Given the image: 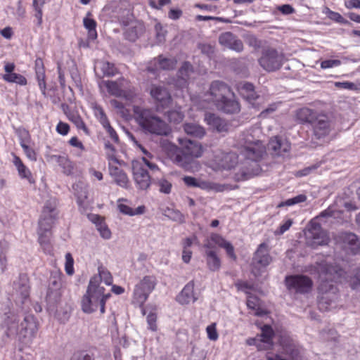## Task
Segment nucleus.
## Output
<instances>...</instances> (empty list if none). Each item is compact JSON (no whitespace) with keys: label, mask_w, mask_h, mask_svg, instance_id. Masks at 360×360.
I'll use <instances>...</instances> for the list:
<instances>
[{"label":"nucleus","mask_w":360,"mask_h":360,"mask_svg":"<svg viewBox=\"0 0 360 360\" xmlns=\"http://www.w3.org/2000/svg\"><path fill=\"white\" fill-rule=\"evenodd\" d=\"M240 144V153L244 157L245 161L234 175L236 181H245L258 175L262 170L259 162L266 153L263 143L255 139L251 134H243Z\"/></svg>","instance_id":"obj_1"},{"label":"nucleus","mask_w":360,"mask_h":360,"mask_svg":"<svg viewBox=\"0 0 360 360\" xmlns=\"http://www.w3.org/2000/svg\"><path fill=\"white\" fill-rule=\"evenodd\" d=\"M4 327L7 337L15 338L25 345H30L36 337L38 323L32 314H27L20 321L18 316L13 313L6 314Z\"/></svg>","instance_id":"obj_2"},{"label":"nucleus","mask_w":360,"mask_h":360,"mask_svg":"<svg viewBox=\"0 0 360 360\" xmlns=\"http://www.w3.org/2000/svg\"><path fill=\"white\" fill-rule=\"evenodd\" d=\"M296 119L300 124H309L316 139H321L329 134L332 129L330 116L322 110L303 107L296 111Z\"/></svg>","instance_id":"obj_3"},{"label":"nucleus","mask_w":360,"mask_h":360,"mask_svg":"<svg viewBox=\"0 0 360 360\" xmlns=\"http://www.w3.org/2000/svg\"><path fill=\"white\" fill-rule=\"evenodd\" d=\"M333 268L327 263L319 266V272L322 281L319 287L318 306L321 311H328L338 298L337 287L330 282L332 280Z\"/></svg>","instance_id":"obj_4"},{"label":"nucleus","mask_w":360,"mask_h":360,"mask_svg":"<svg viewBox=\"0 0 360 360\" xmlns=\"http://www.w3.org/2000/svg\"><path fill=\"white\" fill-rule=\"evenodd\" d=\"M180 147H175L171 153L170 158L179 167L188 170L191 168L194 158L202 155V146L197 141L186 138H178Z\"/></svg>","instance_id":"obj_5"},{"label":"nucleus","mask_w":360,"mask_h":360,"mask_svg":"<svg viewBox=\"0 0 360 360\" xmlns=\"http://www.w3.org/2000/svg\"><path fill=\"white\" fill-rule=\"evenodd\" d=\"M98 278H91L86 293L82 300V309L84 313L91 314L98 308L101 314L105 311L106 300L110 293H105V288L98 285Z\"/></svg>","instance_id":"obj_6"},{"label":"nucleus","mask_w":360,"mask_h":360,"mask_svg":"<svg viewBox=\"0 0 360 360\" xmlns=\"http://www.w3.org/2000/svg\"><path fill=\"white\" fill-rule=\"evenodd\" d=\"M133 111L136 122L143 131L157 135L167 134L166 123L150 110L136 105Z\"/></svg>","instance_id":"obj_7"},{"label":"nucleus","mask_w":360,"mask_h":360,"mask_svg":"<svg viewBox=\"0 0 360 360\" xmlns=\"http://www.w3.org/2000/svg\"><path fill=\"white\" fill-rule=\"evenodd\" d=\"M56 215L57 212L55 202L51 200L47 201L43 208L38 222V241L41 245L49 243L51 235V228L56 220Z\"/></svg>","instance_id":"obj_8"},{"label":"nucleus","mask_w":360,"mask_h":360,"mask_svg":"<svg viewBox=\"0 0 360 360\" xmlns=\"http://www.w3.org/2000/svg\"><path fill=\"white\" fill-rule=\"evenodd\" d=\"M284 56L274 48H265L258 60L259 65L267 72H274L281 68Z\"/></svg>","instance_id":"obj_9"},{"label":"nucleus","mask_w":360,"mask_h":360,"mask_svg":"<svg viewBox=\"0 0 360 360\" xmlns=\"http://www.w3.org/2000/svg\"><path fill=\"white\" fill-rule=\"evenodd\" d=\"M284 283L286 288L295 294L309 293L313 286L312 280L303 274H295L285 276Z\"/></svg>","instance_id":"obj_10"},{"label":"nucleus","mask_w":360,"mask_h":360,"mask_svg":"<svg viewBox=\"0 0 360 360\" xmlns=\"http://www.w3.org/2000/svg\"><path fill=\"white\" fill-rule=\"evenodd\" d=\"M307 244L315 249L319 245L328 243V237L321 225L315 220H311L306 232Z\"/></svg>","instance_id":"obj_11"},{"label":"nucleus","mask_w":360,"mask_h":360,"mask_svg":"<svg viewBox=\"0 0 360 360\" xmlns=\"http://www.w3.org/2000/svg\"><path fill=\"white\" fill-rule=\"evenodd\" d=\"M274 333L271 326H264L260 335L255 338H248L246 343L248 345H255L258 350L269 349L273 346V337Z\"/></svg>","instance_id":"obj_12"},{"label":"nucleus","mask_w":360,"mask_h":360,"mask_svg":"<svg viewBox=\"0 0 360 360\" xmlns=\"http://www.w3.org/2000/svg\"><path fill=\"white\" fill-rule=\"evenodd\" d=\"M150 94L155 101L158 111L168 108L172 103L171 94L167 89L163 86L152 84L150 89Z\"/></svg>","instance_id":"obj_13"},{"label":"nucleus","mask_w":360,"mask_h":360,"mask_svg":"<svg viewBox=\"0 0 360 360\" xmlns=\"http://www.w3.org/2000/svg\"><path fill=\"white\" fill-rule=\"evenodd\" d=\"M272 258L269 255V249L268 245L265 243H261L258 246L252 257V272L256 274L255 272V269H259L261 267L265 268L270 264Z\"/></svg>","instance_id":"obj_14"},{"label":"nucleus","mask_w":360,"mask_h":360,"mask_svg":"<svg viewBox=\"0 0 360 360\" xmlns=\"http://www.w3.org/2000/svg\"><path fill=\"white\" fill-rule=\"evenodd\" d=\"M132 173L134 180L139 189L146 190L149 188L151 184L150 176L141 162H132Z\"/></svg>","instance_id":"obj_15"},{"label":"nucleus","mask_w":360,"mask_h":360,"mask_svg":"<svg viewBox=\"0 0 360 360\" xmlns=\"http://www.w3.org/2000/svg\"><path fill=\"white\" fill-rule=\"evenodd\" d=\"M214 162L216 169L230 170L235 167L238 162V157L236 153L219 152L214 155Z\"/></svg>","instance_id":"obj_16"},{"label":"nucleus","mask_w":360,"mask_h":360,"mask_svg":"<svg viewBox=\"0 0 360 360\" xmlns=\"http://www.w3.org/2000/svg\"><path fill=\"white\" fill-rule=\"evenodd\" d=\"M176 65V60L174 58H167L162 55L155 58L147 67L148 72L155 74L158 70H172Z\"/></svg>","instance_id":"obj_17"},{"label":"nucleus","mask_w":360,"mask_h":360,"mask_svg":"<svg viewBox=\"0 0 360 360\" xmlns=\"http://www.w3.org/2000/svg\"><path fill=\"white\" fill-rule=\"evenodd\" d=\"M123 82L124 79H121L117 81H105L104 84L110 94L130 101L133 98L134 94L131 91H127L124 90L123 89Z\"/></svg>","instance_id":"obj_18"},{"label":"nucleus","mask_w":360,"mask_h":360,"mask_svg":"<svg viewBox=\"0 0 360 360\" xmlns=\"http://www.w3.org/2000/svg\"><path fill=\"white\" fill-rule=\"evenodd\" d=\"M219 42L221 46L236 52H241L243 50V41L231 32L221 33L219 37Z\"/></svg>","instance_id":"obj_19"},{"label":"nucleus","mask_w":360,"mask_h":360,"mask_svg":"<svg viewBox=\"0 0 360 360\" xmlns=\"http://www.w3.org/2000/svg\"><path fill=\"white\" fill-rule=\"evenodd\" d=\"M122 24L127 26V28L124 32V38L130 41H135L139 37L145 32V26L140 21H122Z\"/></svg>","instance_id":"obj_20"},{"label":"nucleus","mask_w":360,"mask_h":360,"mask_svg":"<svg viewBox=\"0 0 360 360\" xmlns=\"http://www.w3.org/2000/svg\"><path fill=\"white\" fill-rule=\"evenodd\" d=\"M268 148L273 155L285 156L290 150V143L285 139L275 136L269 141Z\"/></svg>","instance_id":"obj_21"},{"label":"nucleus","mask_w":360,"mask_h":360,"mask_svg":"<svg viewBox=\"0 0 360 360\" xmlns=\"http://www.w3.org/2000/svg\"><path fill=\"white\" fill-rule=\"evenodd\" d=\"M239 93L240 96L247 101L253 108H258L257 102V100L260 99V97L255 91V87L252 84L249 82L241 83L238 87Z\"/></svg>","instance_id":"obj_22"},{"label":"nucleus","mask_w":360,"mask_h":360,"mask_svg":"<svg viewBox=\"0 0 360 360\" xmlns=\"http://www.w3.org/2000/svg\"><path fill=\"white\" fill-rule=\"evenodd\" d=\"M210 93L212 96L213 101L217 105V102L231 94V89L226 83L221 81H214L210 84Z\"/></svg>","instance_id":"obj_23"},{"label":"nucleus","mask_w":360,"mask_h":360,"mask_svg":"<svg viewBox=\"0 0 360 360\" xmlns=\"http://www.w3.org/2000/svg\"><path fill=\"white\" fill-rule=\"evenodd\" d=\"M204 120L207 125L219 133L227 132L229 130L226 120L214 113H205Z\"/></svg>","instance_id":"obj_24"},{"label":"nucleus","mask_w":360,"mask_h":360,"mask_svg":"<svg viewBox=\"0 0 360 360\" xmlns=\"http://www.w3.org/2000/svg\"><path fill=\"white\" fill-rule=\"evenodd\" d=\"M193 289L194 283L193 281H190L184 286L179 295L177 296V302L181 304H188L191 302H195L198 298L195 297Z\"/></svg>","instance_id":"obj_25"},{"label":"nucleus","mask_w":360,"mask_h":360,"mask_svg":"<svg viewBox=\"0 0 360 360\" xmlns=\"http://www.w3.org/2000/svg\"><path fill=\"white\" fill-rule=\"evenodd\" d=\"M193 66L189 62H184L177 72V80L176 85L179 88L187 86L188 79L193 72Z\"/></svg>","instance_id":"obj_26"},{"label":"nucleus","mask_w":360,"mask_h":360,"mask_svg":"<svg viewBox=\"0 0 360 360\" xmlns=\"http://www.w3.org/2000/svg\"><path fill=\"white\" fill-rule=\"evenodd\" d=\"M110 175L113 178L115 182L122 188H127L129 179L127 174L117 166H113L110 162L108 165Z\"/></svg>","instance_id":"obj_27"},{"label":"nucleus","mask_w":360,"mask_h":360,"mask_svg":"<svg viewBox=\"0 0 360 360\" xmlns=\"http://www.w3.org/2000/svg\"><path fill=\"white\" fill-rule=\"evenodd\" d=\"M219 110L226 114L238 113L240 110V104L235 99L229 98L228 96L217 102L216 105Z\"/></svg>","instance_id":"obj_28"},{"label":"nucleus","mask_w":360,"mask_h":360,"mask_svg":"<svg viewBox=\"0 0 360 360\" xmlns=\"http://www.w3.org/2000/svg\"><path fill=\"white\" fill-rule=\"evenodd\" d=\"M210 240L219 247L224 248L229 257L233 260L236 259L237 257L234 252V248L233 245L224 238L221 235L213 233L210 236Z\"/></svg>","instance_id":"obj_29"},{"label":"nucleus","mask_w":360,"mask_h":360,"mask_svg":"<svg viewBox=\"0 0 360 360\" xmlns=\"http://www.w3.org/2000/svg\"><path fill=\"white\" fill-rule=\"evenodd\" d=\"M13 285L14 289L21 296L22 301L29 297L30 285L27 275L20 274L18 280L15 281Z\"/></svg>","instance_id":"obj_30"},{"label":"nucleus","mask_w":360,"mask_h":360,"mask_svg":"<svg viewBox=\"0 0 360 360\" xmlns=\"http://www.w3.org/2000/svg\"><path fill=\"white\" fill-rule=\"evenodd\" d=\"M30 139V134L28 131L25 129H22L20 131V144L21 147L23 149L24 153H25L26 156L30 160H36L37 159V155L34 149L30 148L27 143Z\"/></svg>","instance_id":"obj_31"},{"label":"nucleus","mask_w":360,"mask_h":360,"mask_svg":"<svg viewBox=\"0 0 360 360\" xmlns=\"http://www.w3.org/2000/svg\"><path fill=\"white\" fill-rule=\"evenodd\" d=\"M343 242L349 246L353 255L360 252V243L357 236L353 233H345L342 236Z\"/></svg>","instance_id":"obj_32"},{"label":"nucleus","mask_w":360,"mask_h":360,"mask_svg":"<svg viewBox=\"0 0 360 360\" xmlns=\"http://www.w3.org/2000/svg\"><path fill=\"white\" fill-rule=\"evenodd\" d=\"M206 262L209 269L212 271H218L221 267V260L216 252L213 250L205 251Z\"/></svg>","instance_id":"obj_33"},{"label":"nucleus","mask_w":360,"mask_h":360,"mask_svg":"<svg viewBox=\"0 0 360 360\" xmlns=\"http://www.w3.org/2000/svg\"><path fill=\"white\" fill-rule=\"evenodd\" d=\"M185 132L196 138H202L205 134V129L200 125L195 123H186L184 125Z\"/></svg>","instance_id":"obj_34"},{"label":"nucleus","mask_w":360,"mask_h":360,"mask_svg":"<svg viewBox=\"0 0 360 360\" xmlns=\"http://www.w3.org/2000/svg\"><path fill=\"white\" fill-rule=\"evenodd\" d=\"M9 250V243L6 240H0V269L2 273L7 269L6 255Z\"/></svg>","instance_id":"obj_35"},{"label":"nucleus","mask_w":360,"mask_h":360,"mask_svg":"<svg viewBox=\"0 0 360 360\" xmlns=\"http://www.w3.org/2000/svg\"><path fill=\"white\" fill-rule=\"evenodd\" d=\"M165 116L169 122H172L174 124H178L181 122L184 117V115L181 112L180 108L167 111L165 112Z\"/></svg>","instance_id":"obj_36"},{"label":"nucleus","mask_w":360,"mask_h":360,"mask_svg":"<svg viewBox=\"0 0 360 360\" xmlns=\"http://www.w3.org/2000/svg\"><path fill=\"white\" fill-rule=\"evenodd\" d=\"M13 162H14V165H15V167L18 169L19 175L22 178H25V179H28V181L31 183L32 182V181H31V172L26 167V166L22 163L21 160L18 157L15 156V158H14Z\"/></svg>","instance_id":"obj_37"},{"label":"nucleus","mask_w":360,"mask_h":360,"mask_svg":"<svg viewBox=\"0 0 360 360\" xmlns=\"http://www.w3.org/2000/svg\"><path fill=\"white\" fill-rule=\"evenodd\" d=\"M153 183L159 187V191L164 194H169L172 191V184L167 179L162 177L153 180Z\"/></svg>","instance_id":"obj_38"},{"label":"nucleus","mask_w":360,"mask_h":360,"mask_svg":"<svg viewBox=\"0 0 360 360\" xmlns=\"http://www.w3.org/2000/svg\"><path fill=\"white\" fill-rule=\"evenodd\" d=\"M63 276L59 270L53 271L51 273L49 288L60 289L62 287V277Z\"/></svg>","instance_id":"obj_39"},{"label":"nucleus","mask_w":360,"mask_h":360,"mask_svg":"<svg viewBox=\"0 0 360 360\" xmlns=\"http://www.w3.org/2000/svg\"><path fill=\"white\" fill-rule=\"evenodd\" d=\"M149 295L150 293L141 288L139 283L136 285L134 290V298L138 304H143L148 299Z\"/></svg>","instance_id":"obj_40"},{"label":"nucleus","mask_w":360,"mask_h":360,"mask_svg":"<svg viewBox=\"0 0 360 360\" xmlns=\"http://www.w3.org/2000/svg\"><path fill=\"white\" fill-rule=\"evenodd\" d=\"M84 27L88 30L89 37L91 39H94L97 37L96 32V22L92 18L85 17L83 20Z\"/></svg>","instance_id":"obj_41"},{"label":"nucleus","mask_w":360,"mask_h":360,"mask_svg":"<svg viewBox=\"0 0 360 360\" xmlns=\"http://www.w3.org/2000/svg\"><path fill=\"white\" fill-rule=\"evenodd\" d=\"M118 209L120 212L124 214L129 216H134L137 214H141L144 212L145 207L144 206H139L136 210H133L129 206L124 204H119Z\"/></svg>","instance_id":"obj_42"},{"label":"nucleus","mask_w":360,"mask_h":360,"mask_svg":"<svg viewBox=\"0 0 360 360\" xmlns=\"http://www.w3.org/2000/svg\"><path fill=\"white\" fill-rule=\"evenodd\" d=\"M60 289L48 288L46 300L49 304L54 305L60 299Z\"/></svg>","instance_id":"obj_43"},{"label":"nucleus","mask_w":360,"mask_h":360,"mask_svg":"<svg viewBox=\"0 0 360 360\" xmlns=\"http://www.w3.org/2000/svg\"><path fill=\"white\" fill-rule=\"evenodd\" d=\"M146 292L150 293L156 285V279L153 276H146L139 283Z\"/></svg>","instance_id":"obj_44"},{"label":"nucleus","mask_w":360,"mask_h":360,"mask_svg":"<svg viewBox=\"0 0 360 360\" xmlns=\"http://www.w3.org/2000/svg\"><path fill=\"white\" fill-rule=\"evenodd\" d=\"M3 79L6 82H13L20 85H25L27 84V79L24 76L15 72L4 75Z\"/></svg>","instance_id":"obj_45"},{"label":"nucleus","mask_w":360,"mask_h":360,"mask_svg":"<svg viewBox=\"0 0 360 360\" xmlns=\"http://www.w3.org/2000/svg\"><path fill=\"white\" fill-rule=\"evenodd\" d=\"M94 277L98 278V285H100V283L101 281H103L105 285H110L112 283V277L110 274V273L104 269L103 267L101 266L98 267V276H94Z\"/></svg>","instance_id":"obj_46"},{"label":"nucleus","mask_w":360,"mask_h":360,"mask_svg":"<svg viewBox=\"0 0 360 360\" xmlns=\"http://www.w3.org/2000/svg\"><path fill=\"white\" fill-rule=\"evenodd\" d=\"M69 120L75 124L79 129H82L86 134H89L88 128L86 127L82 117L77 113H72L68 116Z\"/></svg>","instance_id":"obj_47"},{"label":"nucleus","mask_w":360,"mask_h":360,"mask_svg":"<svg viewBox=\"0 0 360 360\" xmlns=\"http://www.w3.org/2000/svg\"><path fill=\"white\" fill-rule=\"evenodd\" d=\"M36 77L38 82L39 89L43 94L46 93V82H45V71L44 67L38 68L36 69Z\"/></svg>","instance_id":"obj_48"},{"label":"nucleus","mask_w":360,"mask_h":360,"mask_svg":"<svg viewBox=\"0 0 360 360\" xmlns=\"http://www.w3.org/2000/svg\"><path fill=\"white\" fill-rule=\"evenodd\" d=\"M307 196L304 194H300L292 198H289L285 201L281 202L278 204V207H281L284 206H292L295 204L303 202L306 201Z\"/></svg>","instance_id":"obj_49"},{"label":"nucleus","mask_w":360,"mask_h":360,"mask_svg":"<svg viewBox=\"0 0 360 360\" xmlns=\"http://www.w3.org/2000/svg\"><path fill=\"white\" fill-rule=\"evenodd\" d=\"M101 70L103 74V76L112 77L116 74L117 70L112 63L109 62H101Z\"/></svg>","instance_id":"obj_50"},{"label":"nucleus","mask_w":360,"mask_h":360,"mask_svg":"<svg viewBox=\"0 0 360 360\" xmlns=\"http://www.w3.org/2000/svg\"><path fill=\"white\" fill-rule=\"evenodd\" d=\"M72 189L75 195L77 196L78 204L81 205L82 201L86 198V191L82 189L81 182L72 185Z\"/></svg>","instance_id":"obj_51"},{"label":"nucleus","mask_w":360,"mask_h":360,"mask_svg":"<svg viewBox=\"0 0 360 360\" xmlns=\"http://www.w3.org/2000/svg\"><path fill=\"white\" fill-rule=\"evenodd\" d=\"M74 259L72 257V255L70 252L66 253L65 255V270L68 275L72 276L73 275L74 271Z\"/></svg>","instance_id":"obj_52"},{"label":"nucleus","mask_w":360,"mask_h":360,"mask_svg":"<svg viewBox=\"0 0 360 360\" xmlns=\"http://www.w3.org/2000/svg\"><path fill=\"white\" fill-rule=\"evenodd\" d=\"M105 148L108 150L107 157L108 160L120 164V161L115 155V148L109 141L105 143Z\"/></svg>","instance_id":"obj_53"},{"label":"nucleus","mask_w":360,"mask_h":360,"mask_svg":"<svg viewBox=\"0 0 360 360\" xmlns=\"http://www.w3.org/2000/svg\"><path fill=\"white\" fill-rule=\"evenodd\" d=\"M148 329L151 330L152 331H156L158 330L157 326V315L154 312H150L148 314L146 317Z\"/></svg>","instance_id":"obj_54"},{"label":"nucleus","mask_w":360,"mask_h":360,"mask_svg":"<svg viewBox=\"0 0 360 360\" xmlns=\"http://www.w3.org/2000/svg\"><path fill=\"white\" fill-rule=\"evenodd\" d=\"M155 31L156 33V37L159 42H162L165 40V34L167 31L164 29L163 26L160 23L157 22L155 25Z\"/></svg>","instance_id":"obj_55"},{"label":"nucleus","mask_w":360,"mask_h":360,"mask_svg":"<svg viewBox=\"0 0 360 360\" xmlns=\"http://www.w3.org/2000/svg\"><path fill=\"white\" fill-rule=\"evenodd\" d=\"M349 285L353 290L360 289V267L356 269L355 275L350 280Z\"/></svg>","instance_id":"obj_56"},{"label":"nucleus","mask_w":360,"mask_h":360,"mask_svg":"<svg viewBox=\"0 0 360 360\" xmlns=\"http://www.w3.org/2000/svg\"><path fill=\"white\" fill-rule=\"evenodd\" d=\"M169 217L173 221L179 223H184L185 221V217L179 210H169Z\"/></svg>","instance_id":"obj_57"},{"label":"nucleus","mask_w":360,"mask_h":360,"mask_svg":"<svg viewBox=\"0 0 360 360\" xmlns=\"http://www.w3.org/2000/svg\"><path fill=\"white\" fill-rule=\"evenodd\" d=\"M341 61L338 59L325 60L321 63V68L323 69L331 68L339 66Z\"/></svg>","instance_id":"obj_58"},{"label":"nucleus","mask_w":360,"mask_h":360,"mask_svg":"<svg viewBox=\"0 0 360 360\" xmlns=\"http://www.w3.org/2000/svg\"><path fill=\"white\" fill-rule=\"evenodd\" d=\"M328 18L337 22L341 23V24H347L349 23V22L345 20L339 13L330 11L328 9Z\"/></svg>","instance_id":"obj_59"},{"label":"nucleus","mask_w":360,"mask_h":360,"mask_svg":"<svg viewBox=\"0 0 360 360\" xmlns=\"http://www.w3.org/2000/svg\"><path fill=\"white\" fill-rule=\"evenodd\" d=\"M278 108L277 103H271L267 108L261 111L259 117L261 118H266L270 114L276 110Z\"/></svg>","instance_id":"obj_60"},{"label":"nucleus","mask_w":360,"mask_h":360,"mask_svg":"<svg viewBox=\"0 0 360 360\" xmlns=\"http://www.w3.org/2000/svg\"><path fill=\"white\" fill-rule=\"evenodd\" d=\"M335 86L339 89H344L348 90L356 89V84L353 82L345 81V82H336Z\"/></svg>","instance_id":"obj_61"},{"label":"nucleus","mask_w":360,"mask_h":360,"mask_svg":"<svg viewBox=\"0 0 360 360\" xmlns=\"http://www.w3.org/2000/svg\"><path fill=\"white\" fill-rule=\"evenodd\" d=\"M98 231L100 232L101 236L105 239H109L111 236V232L105 223L99 224L98 227L97 228Z\"/></svg>","instance_id":"obj_62"},{"label":"nucleus","mask_w":360,"mask_h":360,"mask_svg":"<svg viewBox=\"0 0 360 360\" xmlns=\"http://www.w3.org/2000/svg\"><path fill=\"white\" fill-rule=\"evenodd\" d=\"M63 169V173L66 175H70L73 171L72 162L65 157V161L59 165Z\"/></svg>","instance_id":"obj_63"},{"label":"nucleus","mask_w":360,"mask_h":360,"mask_svg":"<svg viewBox=\"0 0 360 360\" xmlns=\"http://www.w3.org/2000/svg\"><path fill=\"white\" fill-rule=\"evenodd\" d=\"M292 224V220L291 219H288L279 226V228L275 231V233L276 235L283 234L286 231H288L290 229Z\"/></svg>","instance_id":"obj_64"}]
</instances>
